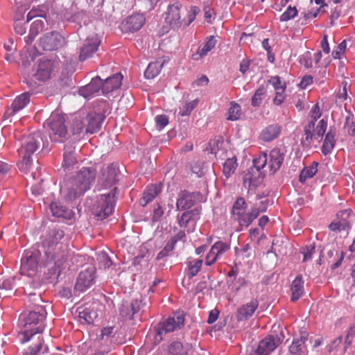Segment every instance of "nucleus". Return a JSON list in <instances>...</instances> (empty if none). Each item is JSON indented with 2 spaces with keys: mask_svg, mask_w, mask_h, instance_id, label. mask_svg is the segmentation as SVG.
Listing matches in <instances>:
<instances>
[{
  "mask_svg": "<svg viewBox=\"0 0 355 355\" xmlns=\"http://www.w3.org/2000/svg\"><path fill=\"white\" fill-rule=\"evenodd\" d=\"M312 83L313 77L311 76H304L300 83V86L302 89H305L308 85H310Z\"/></svg>",
  "mask_w": 355,
  "mask_h": 355,
  "instance_id": "338daca9",
  "label": "nucleus"
},
{
  "mask_svg": "<svg viewBox=\"0 0 355 355\" xmlns=\"http://www.w3.org/2000/svg\"><path fill=\"white\" fill-rule=\"evenodd\" d=\"M212 247L218 257L230 249V245L223 241L216 242Z\"/></svg>",
  "mask_w": 355,
  "mask_h": 355,
  "instance_id": "49530a36",
  "label": "nucleus"
},
{
  "mask_svg": "<svg viewBox=\"0 0 355 355\" xmlns=\"http://www.w3.org/2000/svg\"><path fill=\"white\" fill-rule=\"evenodd\" d=\"M304 258L303 261H306L312 258L313 254L315 252V246L310 245L303 249Z\"/></svg>",
  "mask_w": 355,
  "mask_h": 355,
  "instance_id": "13d9d810",
  "label": "nucleus"
},
{
  "mask_svg": "<svg viewBox=\"0 0 355 355\" xmlns=\"http://www.w3.org/2000/svg\"><path fill=\"white\" fill-rule=\"evenodd\" d=\"M306 337H301L300 338L294 339L291 345L289 347L290 353L292 355H301L302 345L305 343Z\"/></svg>",
  "mask_w": 355,
  "mask_h": 355,
  "instance_id": "a19ab883",
  "label": "nucleus"
},
{
  "mask_svg": "<svg viewBox=\"0 0 355 355\" xmlns=\"http://www.w3.org/2000/svg\"><path fill=\"white\" fill-rule=\"evenodd\" d=\"M72 132L73 135L85 132L86 121L85 113L80 112L73 119L72 123Z\"/></svg>",
  "mask_w": 355,
  "mask_h": 355,
  "instance_id": "473e14b6",
  "label": "nucleus"
},
{
  "mask_svg": "<svg viewBox=\"0 0 355 355\" xmlns=\"http://www.w3.org/2000/svg\"><path fill=\"white\" fill-rule=\"evenodd\" d=\"M38 271V259L36 256L29 255L21 259L20 272L22 275L34 277Z\"/></svg>",
  "mask_w": 355,
  "mask_h": 355,
  "instance_id": "dca6fc26",
  "label": "nucleus"
},
{
  "mask_svg": "<svg viewBox=\"0 0 355 355\" xmlns=\"http://www.w3.org/2000/svg\"><path fill=\"white\" fill-rule=\"evenodd\" d=\"M117 171V166L114 164H111L102 169L101 180L104 187L108 188L115 184Z\"/></svg>",
  "mask_w": 355,
  "mask_h": 355,
  "instance_id": "6ab92c4d",
  "label": "nucleus"
},
{
  "mask_svg": "<svg viewBox=\"0 0 355 355\" xmlns=\"http://www.w3.org/2000/svg\"><path fill=\"white\" fill-rule=\"evenodd\" d=\"M43 343V339L38 338V342L34 347H30L24 354V355H37L41 350Z\"/></svg>",
  "mask_w": 355,
  "mask_h": 355,
  "instance_id": "603ef678",
  "label": "nucleus"
},
{
  "mask_svg": "<svg viewBox=\"0 0 355 355\" xmlns=\"http://www.w3.org/2000/svg\"><path fill=\"white\" fill-rule=\"evenodd\" d=\"M265 94V89L263 87H259L252 98V105L254 107L259 106Z\"/></svg>",
  "mask_w": 355,
  "mask_h": 355,
  "instance_id": "de8ad7c7",
  "label": "nucleus"
},
{
  "mask_svg": "<svg viewBox=\"0 0 355 355\" xmlns=\"http://www.w3.org/2000/svg\"><path fill=\"white\" fill-rule=\"evenodd\" d=\"M155 122L157 127L162 129L168 123V118L164 114L157 115L155 117Z\"/></svg>",
  "mask_w": 355,
  "mask_h": 355,
  "instance_id": "4d7b16f0",
  "label": "nucleus"
},
{
  "mask_svg": "<svg viewBox=\"0 0 355 355\" xmlns=\"http://www.w3.org/2000/svg\"><path fill=\"white\" fill-rule=\"evenodd\" d=\"M42 138L40 132L24 135L21 139L20 147L17 151L21 160L18 164L19 170L25 173L30 171L31 168V155L39 148Z\"/></svg>",
  "mask_w": 355,
  "mask_h": 355,
  "instance_id": "7ed1b4c3",
  "label": "nucleus"
},
{
  "mask_svg": "<svg viewBox=\"0 0 355 355\" xmlns=\"http://www.w3.org/2000/svg\"><path fill=\"white\" fill-rule=\"evenodd\" d=\"M100 40L96 35L87 37L80 49L79 60L85 61L93 56L100 45Z\"/></svg>",
  "mask_w": 355,
  "mask_h": 355,
  "instance_id": "ddd939ff",
  "label": "nucleus"
},
{
  "mask_svg": "<svg viewBox=\"0 0 355 355\" xmlns=\"http://www.w3.org/2000/svg\"><path fill=\"white\" fill-rule=\"evenodd\" d=\"M25 25L26 23H24L21 21H15L14 25L15 33L20 35H24L26 30V26Z\"/></svg>",
  "mask_w": 355,
  "mask_h": 355,
  "instance_id": "052dcab7",
  "label": "nucleus"
},
{
  "mask_svg": "<svg viewBox=\"0 0 355 355\" xmlns=\"http://www.w3.org/2000/svg\"><path fill=\"white\" fill-rule=\"evenodd\" d=\"M130 311L132 316L138 313L141 306V302L139 300H133L130 303Z\"/></svg>",
  "mask_w": 355,
  "mask_h": 355,
  "instance_id": "e2e57ef3",
  "label": "nucleus"
},
{
  "mask_svg": "<svg viewBox=\"0 0 355 355\" xmlns=\"http://www.w3.org/2000/svg\"><path fill=\"white\" fill-rule=\"evenodd\" d=\"M117 190L114 187L110 193L101 195L92 208L93 214L98 219L103 220L112 214L114 205Z\"/></svg>",
  "mask_w": 355,
  "mask_h": 355,
  "instance_id": "6e6552de",
  "label": "nucleus"
},
{
  "mask_svg": "<svg viewBox=\"0 0 355 355\" xmlns=\"http://www.w3.org/2000/svg\"><path fill=\"white\" fill-rule=\"evenodd\" d=\"M63 157L62 166L65 168H69L77 162L72 146H65V152L64 153Z\"/></svg>",
  "mask_w": 355,
  "mask_h": 355,
  "instance_id": "c9c22d12",
  "label": "nucleus"
},
{
  "mask_svg": "<svg viewBox=\"0 0 355 355\" xmlns=\"http://www.w3.org/2000/svg\"><path fill=\"white\" fill-rule=\"evenodd\" d=\"M52 215L58 218L70 219L72 216L71 210L67 209L58 202H52L50 205Z\"/></svg>",
  "mask_w": 355,
  "mask_h": 355,
  "instance_id": "7c9ffc66",
  "label": "nucleus"
},
{
  "mask_svg": "<svg viewBox=\"0 0 355 355\" xmlns=\"http://www.w3.org/2000/svg\"><path fill=\"white\" fill-rule=\"evenodd\" d=\"M15 277H9L0 279V288L4 290H12L15 285Z\"/></svg>",
  "mask_w": 355,
  "mask_h": 355,
  "instance_id": "8fccbe9b",
  "label": "nucleus"
},
{
  "mask_svg": "<svg viewBox=\"0 0 355 355\" xmlns=\"http://www.w3.org/2000/svg\"><path fill=\"white\" fill-rule=\"evenodd\" d=\"M199 12L200 8L197 6H191L187 11L179 3H175L168 7L165 21L171 28L188 26L195 20Z\"/></svg>",
  "mask_w": 355,
  "mask_h": 355,
  "instance_id": "20e7f679",
  "label": "nucleus"
},
{
  "mask_svg": "<svg viewBox=\"0 0 355 355\" xmlns=\"http://www.w3.org/2000/svg\"><path fill=\"white\" fill-rule=\"evenodd\" d=\"M218 256L216 254L214 250H213V247L211 246L209 252L206 256L205 258V264L207 266H211L214 264L216 260L218 259Z\"/></svg>",
  "mask_w": 355,
  "mask_h": 355,
  "instance_id": "864d4df0",
  "label": "nucleus"
},
{
  "mask_svg": "<svg viewBox=\"0 0 355 355\" xmlns=\"http://www.w3.org/2000/svg\"><path fill=\"white\" fill-rule=\"evenodd\" d=\"M120 314L125 318L132 319L133 318L130 311V303L125 302L122 304V306L120 309Z\"/></svg>",
  "mask_w": 355,
  "mask_h": 355,
  "instance_id": "6e6d98bb",
  "label": "nucleus"
},
{
  "mask_svg": "<svg viewBox=\"0 0 355 355\" xmlns=\"http://www.w3.org/2000/svg\"><path fill=\"white\" fill-rule=\"evenodd\" d=\"M184 322V316L180 313H175L173 317L159 322L156 327V339H158L157 337L159 336L161 340L163 334L180 329Z\"/></svg>",
  "mask_w": 355,
  "mask_h": 355,
  "instance_id": "1a4fd4ad",
  "label": "nucleus"
},
{
  "mask_svg": "<svg viewBox=\"0 0 355 355\" xmlns=\"http://www.w3.org/2000/svg\"><path fill=\"white\" fill-rule=\"evenodd\" d=\"M62 37L58 32H51L45 34L40 41V45L46 51H53L62 46Z\"/></svg>",
  "mask_w": 355,
  "mask_h": 355,
  "instance_id": "4468645a",
  "label": "nucleus"
},
{
  "mask_svg": "<svg viewBox=\"0 0 355 355\" xmlns=\"http://www.w3.org/2000/svg\"><path fill=\"white\" fill-rule=\"evenodd\" d=\"M282 342L277 335H268L259 341L256 349L250 355H270Z\"/></svg>",
  "mask_w": 355,
  "mask_h": 355,
  "instance_id": "f8f14e48",
  "label": "nucleus"
},
{
  "mask_svg": "<svg viewBox=\"0 0 355 355\" xmlns=\"http://www.w3.org/2000/svg\"><path fill=\"white\" fill-rule=\"evenodd\" d=\"M49 130L50 138L55 142H63L68 137V130L64 116L58 112H52L44 123Z\"/></svg>",
  "mask_w": 355,
  "mask_h": 355,
  "instance_id": "0eeeda50",
  "label": "nucleus"
},
{
  "mask_svg": "<svg viewBox=\"0 0 355 355\" xmlns=\"http://www.w3.org/2000/svg\"><path fill=\"white\" fill-rule=\"evenodd\" d=\"M197 105V102L195 101L185 103L182 107H180L179 114L181 116H189L191 111L195 108Z\"/></svg>",
  "mask_w": 355,
  "mask_h": 355,
  "instance_id": "09e8293b",
  "label": "nucleus"
},
{
  "mask_svg": "<svg viewBox=\"0 0 355 355\" xmlns=\"http://www.w3.org/2000/svg\"><path fill=\"white\" fill-rule=\"evenodd\" d=\"M297 10L295 7L289 6L286 11H284L280 16L281 21H287L291 19H293L297 15Z\"/></svg>",
  "mask_w": 355,
  "mask_h": 355,
  "instance_id": "c03bdc74",
  "label": "nucleus"
},
{
  "mask_svg": "<svg viewBox=\"0 0 355 355\" xmlns=\"http://www.w3.org/2000/svg\"><path fill=\"white\" fill-rule=\"evenodd\" d=\"M145 23L143 15L135 14L128 17L122 23L125 31L135 32L139 31Z\"/></svg>",
  "mask_w": 355,
  "mask_h": 355,
  "instance_id": "a211bd4d",
  "label": "nucleus"
},
{
  "mask_svg": "<svg viewBox=\"0 0 355 355\" xmlns=\"http://www.w3.org/2000/svg\"><path fill=\"white\" fill-rule=\"evenodd\" d=\"M194 194L186 191H181L176 202L178 209L184 210L189 209L195 204Z\"/></svg>",
  "mask_w": 355,
  "mask_h": 355,
  "instance_id": "cd10ccee",
  "label": "nucleus"
},
{
  "mask_svg": "<svg viewBox=\"0 0 355 355\" xmlns=\"http://www.w3.org/2000/svg\"><path fill=\"white\" fill-rule=\"evenodd\" d=\"M94 282V270L89 268L80 272L75 288L79 291L84 292L91 287Z\"/></svg>",
  "mask_w": 355,
  "mask_h": 355,
  "instance_id": "2eb2a0df",
  "label": "nucleus"
},
{
  "mask_svg": "<svg viewBox=\"0 0 355 355\" xmlns=\"http://www.w3.org/2000/svg\"><path fill=\"white\" fill-rule=\"evenodd\" d=\"M58 71L56 62L50 59L39 60L35 78L40 81H46L52 78Z\"/></svg>",
  "mask_w": 355,
  "mask_h": 355,
  "instance_id": "9b49d317",
  "label": "nucleus"
},
{
  "mask_svg": "<svg viewBox=\"0 0 355 355\" xmlns=\"http://www.w3.org/2000/svg\"><path fill=\"white\" fill-rule=\"evenodd\" d=\"M201 208L196 207L191 210L184 211L178 218V224L181 227H187L189 222H196L200 219Z\"/></svg>",
  "mask_w": 355,
  "mask_h": 355,
  "instance_id": "bb28decb",
  "label": "nucleus"
},
{
  "mask_svg": "<svg viewBox=\"0 0 355 355\" xmlns=\"http://www.w3.org/2000/svg\"><path fill=\"white\" fill-rule=\"evenodd\" d=\"M230 105L227 113V119L232 121L239 119L242 114L240 105L234 101H232Z\"/></svg>",
  "mask_w": 355,
  "mask_h": 355,
  "instance_id": "4c0bfd02",
  "label": "nucleus"
},
{
  "mask_svg": "<svg viewBox=\"0 0 355 355\" xmlns=\"http://www.w3.org/2000/svg\"><path fill=\"white\" fill-rule=\"evenodd\" d=\"M96 178V171L92 168L84 167L72 180L71 187L66 196L68 200H73L90 189Z\"/></svg>",
  "mask_w": 355,
  "mask_h": 355,
  "instance_id": "423d86ee",
  "label": "nucleus"
},
{
  "mask_svg": "<svg viewBox=\"0 0 355 355\" xmlns=\"http://www.w3.org/2000/svg\"><path fill=\"white\" fill-rule=\"evenodd\" d=\"M321 116V112L320 111V107L318 104H315L311 110V121H314V123L315 124V121Z\"/></svg>",
  "mask_w": 355,
  "mask_h": 355,
  "instance_id": "680f3d73",
  "label": "nucleus"
},
{
  "mask_svg": "<svg viewBox=\"0 0 355 355\" xmlns=\"http://www.w3.org/2000/svg\"><path fill=\"white\" fill-rule=\"evenodd\" d=\"M259 306V302L257 299H252L237 309L236 317L238 320H246L251 317Z\"/></svg>",
  "mask_w": 355,
  "mask_h": 355,
  "instance_id": "aec40b11",
  "label": "nucleus"
},
{
  "mask_svg": "<svg viewBox=\"0 0 355 355\" xmlns=\"http://www.w3.org/2000/svg\"><path fill=\"white\" fill-rule=\"evenodd\" d=\"M44 26V24L42 20L37 19L34 21L30 28L29 37H31L32 38L35 37L40 31L43 30Z\"/></svg>",
  "mask_w": 355,
  "mask_h": 355,
  "instance_id": "a18cd8bd",
  "label": "nucleus"
},
{
  "mask_svg": "<svg viewBox=\"0 0 355 355\" xmlns=\"http://www.w3.org/2000/svg\"><path fill=\"white\" fill-rule=\"evenodd\" d=\"M86 127L85 133L93 134L98 132L101 125L102 121L105 119V115L102 113L91 112L87 114H85Z\"/></svg>",
  "mask_w": 355,
  "mask_h": 355,
  "instance_id": "f3484780",
  "label": "nucleus"
},
{
  "mask_svg": "<svg viewBox=\"0 0 355 355\" xmlns=\"http://www.w3.org/2000/svg\"><path fill=\"white\" fill-rule=\"evenodd\" d=\"M285 89L286 88H279V90L276 91L275 97L273 99V102L275 105H281L285 99Z\"/></svg>",
  "mask_w": 355,
  "mask_h": 355,
  "instance_id": "5fc2aeb1",
  "label": "nucleus"
},
{
  "mask_svg": "<svg viewBox=\"0 0 355 355\" xmlns=\"http://www.w3.org/2000/svg\"><path fill=\"white\" fill-rule=\"evenodd\" d=\"M162 184L161 182L148 185L143 193V197L140 200V204L146 206L153 200L162 191Z\"/></svg>",
  "mask_w": 355,
  "mask_h": 355,
  "instance_id": "5701e85b",
  "label": "nucleus"
},
{
  "mask_svg": "<svg viewBox=\"0 0 355 355\" xmlns=\"http://www.w3.org/2000/svg\"><path fill=\"white\" fill-rule=\"evenodd\" d=\"M318 164L313 162L311 166L305 167L300 173L299 181L304 183L307 178H313L318 171Z\"/></svg>",
  "mask_w": 355,
  "mask_h": 355,
  "instance_id": "e433bc0d",
  "label": "nucleus"
},
{
  "mask_svg": "<svg viewBox=\"0 0 355 355\" xmlns=\"http://www.w3.org/2000/svg\"><path fill=\"white\" fill-rule=\"evenodd\" d=\"M281 131V126L278 124L270 125L262 130L260 137L264 141H271L279 135Z\"/></svg>",
  "mask_w": 355,
  "mask_h": 355,
  "instance_id": "c85d7f7f",
  "label": "nucleus"
},
{
  "mask_svg": "<svg viewBox=\"0 0 355 355\" xmlns=\"http://www.w3.org/2000/svg\"><path fill=\"white\" fill-rule=\"evenodd\" d=\"M269 83L273 86L275 91L279 90V88H286L285 84H282L279 76L271 77Z\"/></svg>",
  "mask_w": 355,
  "mask_h": 355,
  "instance_id": "bf43d9fd",
  "label": "nucleus"
},
{
  "mask_svg": "<svg viewBox=\"0 0 355 355\" xmlns=\"http://www.w3.org/2000/svg\"><path fill=\"white\" fill-rule=\"evenodd\" d=\"M79 317L88 323H92L97 317V314L96 312L92 311L89 308H85L82 311H79Z\"/></svg>",
  "mask_w": 355,
  "mask_h": 355,
  "instance_id": "37998d69",
  "label": "nucleus"
},
{
  "mask_svg": "<svg viewBox=\"0 0 355 355\" xmlns=\"http://www.w3.org/2000/svg\"><path fill=\"white\" fill-rule=\"evenodd\" d=\"M64 235L63 230L54 227L49 232L43 241L46 261L53 263L55 267L60 269L71 267L77 259L75 254L66 245L60 243Z\"/></svg>",
  "mask_w": 355,
  "mask_h": 355,
  "instance_id": "f257e3e1",
  "label": "nucleus"
},
{
  "mask_svg": "<svg viewBox=\"0 0 355 355\" xmlns=\"http://www.w3.org/2000/svg\"><path fill=\"white\" fill-rule=\"evenodd\" d=\"M122 80L123 76L120 73L106 78L104 82L102 81V93L105 94L117 89L121 87Z\"/></svg>",
  "mask_w": 355,
  "mask_h": 355,
  "instance_id": "393cba45",
  "label": "nucleus"
},
{
  "mask_svg": "<svg viewBox=\"0 0 355 355\" xmlns=\"http://www.w3.org/2000/svg\"><path fill=\"white\" fill-rule=\"evenodd\" d=\"M114 326H108L103 328L101 334V339H104L105 338H107L110 337L114 333Z\"/></svg>",
  "mask_w": 355,
  "mask_h": 355,
  "instance_id": "0e129e2a",
  "label": "nucleus"
},
{
  "mask_svg": "<svg viewBox=\"0 0 355 355\" xmlns=\"http://www.w3.org/2000/svg\"><path fill=\"white\" fill-rule=\"evenodd\" d=\"M217 43V40L214 36L207 37L205 44L199 46L198 51L192 54L191 58L193 60H198L205 56L212 49H214Z\"/></svg>",
  "mask_w": 355,
  "mask_h": 355,
  "instance_id": "a878e982",
  "label": "nucleus"
},
{
  "mask_svg": "<svg viewBox=\"0 0 355 355\" xmlns=\"http://www.w3.org/2000/svg\"><path fill=\"white\" fill-rule=\"evenodd\" d=\"M336 132L330 129L327 133L323 144L321 148L322 153L324 155L329 154L334 149L336 144Z\"/></svg>",
  "mask_w": 355,
  "mask_h": 355,
  "instance_id": "72a5a7b5",
  "label": "nucleus"
},
{
  "mask_svg": "<svg viewBox=\"0 0 355 355\" xmlns=\"http://www.w3.org/2000/svg\"><path fill=\"white\" fill-rule=\"evenodd\" d=\"M102 90V79L99 76L93 78L87 85L81 87L79 93L85 98H89Z\"/></svg>",
  "mask_w": 355,
  "mask_h": 355,
  "instance_id": "b1692460",
  "label": "nucleus"
},
{
  "mask_svg": "<svg viewBox=\"0 0 355 355\" xmlns=\"http://www.w3.org/2000/svg\"><path fill=\"white\" fill-rule=\"evenodd\" d=\"M344 128L347 130L349 135L355 137V118L352 113H349L345 117Z\"/></svg>",
  "mask_w": 355,
  "mask_h": 355,
  "instance_id": "79ce46f5",
  "label": "nucleus"
},
{
  "mask_svg": "<svg viewBox=\"0 0 355 355\" xmlns=\"http://www.w3.org/2000/svg\"><path fill=\"white\" fill-rule=\"evenodd\" d=\"M163 214H164V211H163L162 207L159 205H157V208H155L153 211V221L159 220L160 218L162 217Z\"/></svg>",
  "mask_w": 355,
  "mask_h": 355,
  "instance_id": "69168bd1",
  "label": "nucleus"
},
{
  "mask_svg": "<svg viewBox=\"0 0 355 355\" xmlns=\"http://www.w3.org/2000/svg\"><path fill=\"white\" fill-rule=\"evenodd\" d=\"M268 162V157L266 154L260 155L259 157L254 159L253 166L257 171L262 169Z\"/></svg>",
  "mask_w": 355,
  "mask_h": 355,
  "instance_id": "3c124183",
  "label": "nucleus"
},
{
  "mask_svg": "<svg viewBox=\"0 0 355 355\" xmlns=\"http://www.w3.org/2000/svg\"><path fill=\"white\" fill-rule=\"evenodd\" d=\"M202 266V259H195L193 261H191L188 263V271L187 276L189 279L195 277L200 270Z\"/></svg>",
  "mask_w": 355,
  "mask_h": 355,
  "instance_id": "ea45409f",
  "label": "nucleus"
},
{
  "mask_svg": "<svg viewBox=\"0 0 355 355\" xmlns=\"http://www.w3.org/2000/svg\"><path fill=\"white\" fill-rule=\"evenodd\" d=\"M285 153L279 148H275L269 154L268 166L272 173L277 171L284 160Z\"/></svg>",
  "mask_w": 355,
  "mask_h": 355,
  "instance_id": "412c9836",
  "label": "nucleus"
},
{
  "mask_svg": "<svg viewBox=\"0 0 355 355\" xmlns=\"http://www.w3.org/2000/svg\"><path fill=\"white\" fill-rule=\"evenodd\" d=\"M238 164L235 157L228 158L223 164V172L226 178H230L236 169Z\"/></svg>",
  "mask_w": 355,
  "mask_h": 355,
  "instance_id": "58836bf2",
  "label": "nucleus"
},
{
  "mask_svg": "<svg viewBox=\"0 0 355 355\" xmlns=\"http://www.w3.org/2000/svg\"><path fill=\"white\" fill-rule=\"evenodd\" d=\"M30 102V96L28 93H24L17 96L12 102L11 107L8 108L4 114V116L10 117L16 112L23 109Z\"/></svg>",
  "mask_w": 355,
  "mask_h": 355,
  "instance_id": "4be33fe9",
  "label": "nucleus"
},
{
  "mask_svg": "<svg viewBox=\"0 0 355 355\" xmlns=\"http://www.w3.org/2000/svg\"><path fill=\"white\" fill-rule=\"evenodd\" d=\"M291 289L292 291L291 300L293 302L298 300L304 293V281L302 275H297L293 281Z\"/></svg>",
  "mask_w": 355,
  "mask_h": 355,
  "instance_id": "c756f323",
  "label": "nucleus"
},
{
  "mask_svg": "<svg viewBox=\"0 0 355 355\" xmlns=\"http://www.w3.org/2000/svg\"><path fill=\"white\" fill-rule=\"evenodd\" d=\"M218 314H219V312L218 310H216V309L211 310L209 312V317L207 319V322L209 324H213L214 322H215L218 318Z\"/></svg>",
  "mask_w": 355,
  "mask_h": 355,
  "instance_id": "774afa93",
  "label": "nucleus"
},
{
  "mask_svg": "<svg viewBox=\"0 0 355 355\" xmlns=\"http://www.w3.org/2000/svg\"><path fill=\"white\" fill-rule=\"evenodd\" d=\"M189 350V345H184L181 342L174 341L168 345L167 355H188Z\"/></svg>",
  "mask_w": 355,
  "mask_h": 355,
  "instance_id": "2f4dec72",
  "label": "nucleus"
},
{
  "mask_svg": "<svg viewBox=\"0 0 355 355\" xmlns=\"http://www.w3.org/2000/svg\"><path fill=\"white\" fill-rule=\"evenodd\" d=\"M46 316V311L42 306H38L35 310L24 314L22 322L25 329L23 332L18 333L19 340L24 343L30 340L35 334L42 333L45 327Z\"/></svg>",
  "mask_w": 355,
  "mask_h": 355,
  "instance_id": "f03ea898",
  "label": "nucleus"
},
{
  "mask_svg": "<svg viewBox=\"0 0 355 355\" xmlns=\"http://www.w3.org/2000/svg\"><path fill=\"white\" fill-rule=\"evenodd\" d=\"M315 125L314 121H310L304 127L305 138L302 139V141L304 145L309 146L314 137L316 139L322 138L326 132L327 121L322 119L318 122L315 128Z\"/></svg>",
  "mask_w": 355,
  "mask_h": 355,
  "instance_id": "9d476101",
  "label": "nucleus"
},
{
  "mask_svg": "<svg viewBox=\"0 0 355 355\" xmlns=\"http://www.w3.org/2000/svg\"><path fill=\"white\" fill-rule=\"evenodd\" d=\"M162 66L163 63L159 61L149 63L144 72V76L148 79L154 78L160 73Z\"/></svg>",
  "mask_w": 355,
  "mask_h": 355,
  "instance_id": "f704fd0d",
  "label": "nucleus"
},
{
  "mask_svg": "<svg viewBox=\"0 0 355 355\" xmlns=\"http://www.w3.org/2000/svg\"><path fill=\"white\" fill-rule=\"evenodd\" d=\"M266 211V205H263V207H252L249 211L245 199L239 197L234 203L231 213L232 219L237 221L240 226L248 227L261 212Z\"/></svg>",
  "mask_w": 355,
  "mask_h": 355,
  "instance_id": "39448f33",
  "label": "nucleus"
}]
</instances>
